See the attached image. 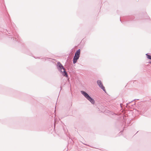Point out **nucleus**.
I'll return each instance as SVG.
<instances>
[{"label": "nucleus", "instance_id": "39448f33", "mask_svg": "<svg viewBox=\"0 0 151 151\" xmlns=\"http://www.w3.org/2000/svg\"><path fill=\"white\" fill-rule=\"evenodd\" d=\"M146 55H147V58L148 59L151 60V55H148L147 53L146 54Z\"/></svg>", "mask_w": 151, "mask_h": 151}, {"label": "nucleus", "instance_id": "6e6552de", "mask_svg": "<svg viewBox=\"0 0 151 151\" xmlns=\"http://www.w3.org/2000/svg\"><path fill=\"white\" fill-rule=\"evenodd\" d=\"M15 39L17 41V39L16 37H15Z\"/></svg>", "mask_w": 151, "mask_h": 151}, {"label": "nucleus", "instance_id": "f03ea898", "mask_svg": "<svg viewBox=\"0 0 151 151\" xmlns=\"http://www.w3.org/2000/svg\"><path fill=\"white\" fill-rule=\"evenodd\" d=\"M81 92L82 95L92 104H94L95 101L94 99L91 97L87 93L83 91H81Z\"/></svg>", "mask_w": 151, "mask_h": 151}, {"label": "nucleus", "instance_id": "0eeeda50", "mask_svg": "<svg viewBox=\"0 0 151 151\" xmlns=\"http://www.w3.org/2000/svg\"><path fill=\"white\" fill-rule=\"evenodd\" d=\"M135 100V99H134V100H132V101H131V102H129V103L127 104H126V105H128V104H129V103H131V102H132L133 101H134V100Z\"/></svg>", "mask_w": 151, "mask_h": 151}, {"label": "nucleus", "instance_id": "423d86ee", "mask_svg": "<svg viewBox=\"0 0 151 151\" xmlns=\"http://www.w3.org/2000/svg\"><path fill=\"white\" fill-rule=\"evenodd\" d=\"M146 111L147 110L145 109H144V111L143 110V109H142L141 111L142 112H144Z\"/></svg>", "mask_w": 151, "mask_h": 151}, {"label": "nucleus", "instance_id": "20e7f679", "mask_svg": "<svg viewBox=\"0 0 151 151\" xmlns=\"http://www.w3.org/2000/svg\"><path fill=\"white\" fill-rule=\"evenodd\" d=\"M97 83L98 85L102 89V90L104 91L105 92H106V90L105 88L103 86L102 83L101 81L100 80H98L97 81Z\"/></svg>", "mask_w": 151, "mask_h": 151}, {"label": "nucleus", "instance_id": "9d476101", "mask_svg": "<svg viewBox=\"0 0 151 151\" xmlns=\"http://www.w3.org/2000/svg\"><path fill=\"white\" fill-rule=\"evenodd\" d=\"M55 124H54V127H55Z\"/></svg>", "mask_w": 151, "mask_h": 151}, {"label": "nucleus", "instance_id": "f257e3e1", "mask_svg": "<svg viewBox=\"0 0 151 151\" xmlns=\"http://www.w3.org/2000/svg\"><path fill=\"white\" fill-rule=\"evenodd\" d=\"M57 68L58 70L62 73V74L64 76L68 77V76L67 72L60 63L58 62L57 63Z\"/></svg>", "mask_w": 151, "mask_h": 151}, {"label": "nucleus", "instance_id": "1a4fd4ad", "mask_svg": "<svg viewBox=\"0 0 151 151\" xmlns=\"http://www.w3.org/2000/svg\"><path fill=\"white\" fill-rule=\"evenodd\" d=\"M120 21L121 22V18L120 19Z\"/></svg>", "mask_w": 151, "mask_h": 151}, {"label": "nucleus", "instance_id": "7ed1b4c3", "mask_svg": "<svg viewBox=\"0 0 151 151\" xmlns=\"http://www.w3.org/2000/svg\"><path fill=\"white\" fill-rule=\"evenodd\" d=\"M80 49H79L76 52L73 58V64L76 63L77 60L80 57Z\"/></svg>", "mask_w": 151, "mask_h": 151}, {"label": "nucleus", "instance_id": "9b49d317", "mask_svg": "<svg viewBox=\"0 0 151 151\" xmlns=\"http://www.w3.org/2000/svg\"><path fill=\"white\" fill-rule=\"evenodd\" d=\"M150 63H151V62H150Z\"/></svg>", "mask_w": 151, "mask_h": 151}]
</instances>
